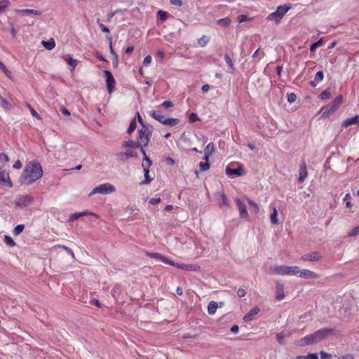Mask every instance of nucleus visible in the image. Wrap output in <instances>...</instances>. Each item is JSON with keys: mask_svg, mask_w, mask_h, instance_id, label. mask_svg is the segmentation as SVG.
<instances>
[{"mask_svg": "<svg viewBox=\"0 0 359 359\" xmlns=\"http://www.w3.org/2000/svg\"><path fill=\"white\" fill-rule=\"evenodd\" d=\"M210 163H208V162H200L199 163V168H200V170L201 172H205V171H207L210 169Z\"/></svg>", "mask_w": 359, "mask_h": 359, "instance_id": "36", "label": "nucleus"}, {"mask_svg": "<svg viewBox=\"0 0 359 359\" xmlns=\"http://www.w3.org/2000/svg\"><path fill=\"white\" fill-rule=\"evenodd\" d=\"M298 274H299V276L301 278H318V275L316 273L309 271L308 269H303L302 271L299 270V272Z\"/></svg>", "mask_w": 359, "mask_h": 359, "instance_id": "18", "label": "nucleus"}, {"mask_svg": "<svg viewBox=\"0 0 359 359\" xmlns=\"http://www.w3.org/2000/svg\"><path fill=\"white\" fill-rule=\"evenodd\" d=\"M259 309L256 306L253 308L250 312H248V320H251L252 318L256 316L259 312Z\"/></svg>", "mask_w": 359, "mask_h": 359, "instance_id": "41", "label": "nucleus"}, {"mask_svg": "<svg viewBox=\"0 0 359 359\" xmlns=\"http://www.w3.org/2000/svg\"><path fill=\"white\" fill-rule=\"evenodd\" d=\"M307 176H308V172H307V170H306V165L305 161H303L300 164L299 175V178H298V182L300 183H302L306 180Z\"/></svg>", "mask_w": 359, "mask_h": 359, "instance_id": "14", "label": "nucleus"}, {"mask_svg": "<svg viewBox=\"0 0 359 359\" xmlns=\"http://www.w3.org/2000/svg\"><path fill=\"white\" fill-rule=\"evenodd\" d=\"M24 229H25L24 224H19L14 228L13 233L15 235H19L23 231Z\"/></svg>", "mask_w": 359, "mask_h": 359, "instance_id": "40", "label": "nucleus"}, {"mask_svg": "<svg viewBox=\"0 0 359 359\" xmlns=\"http://www.w3.org/2000/svg\"><path fill=\"white\" fill-rule=\"evenodd\" d=\"M137 143L140 147H146L149 142V130L143 126L142 128L138 131Z\"/></svg>", "mask_w": 359, "mask_h": 359, "instance_id": "9", "label": "nucleus"}, {"mask_svg": "<svg viewBox=\"0 0 359 359\" xmlns=\"http://www.w3.org/2000/svg\"><path fill=\"white\" fill-rule=\"evenodd\" d=\"M291 8V6L286 5L280 6L277 8L276 11L268 16V20L271 21H275L276 23L280 22V20L285 15V14Z\"/></svg>", "mask_w": 359, "mask_h": 359, "instance_id": "6", "label": "nucleus"}, {"mask_svg": "<svg viewBox=\"0 0 359 359\" xmlns=\"http://www.w3.org/2000/svg\"><path fill=\"white\" fill-rule=\"evenodd\" d=\"M123 147H133V148H137L140 147V144L137 143V142L133 141V140H128L125 141L123 143Z\"/></svg>", "mask_w": 359, "mask_h": 359, "instance_id": "31", "label": "nucleus"}, {"mask_svg": "<svg viewBox=\"0 0 359 359\" xmlns=\"http://www.w3.org/2000/svg\"><path fill=\"white\" fill-rule=\"evenodd\" d=\"M86 215H95V216H96V215H95L93 212H88V211H83V212H80L74 213V214L70 215H69V221L74 222L76 219H79V217H83V216H86Z\"/></svg>", "mask_w": 359, "mask_h": 359, "instance_id": "20", "label": "nucleus"}, {"mask_svg": "<svg viewBox=\"0 0 359 359\" xmlns=\"http://www.w3.org/2000/svg\"><path fill=\"white\" fill-rule=\"evenodd\" d=\"M168 18V13L163 11H159L158 12V18L160 20L165 21Z\"/></svg>", "mask_w": 359, "mask_h": 359, "instance_id": "35", "label": "nucleus"}, {"mask_svg": "<svg viewBox=\"0 0 359 359\" xmlns=\"http://www.w3.org/2000/svg\"><path fill=\"white\" fill-rule=\"evenodd\" d=\"M330 97L331 93L327 90L323 91L319 95V97L323 100H329Z\"/></svg>", "mask_w": 359, "mask_h": 359, "instance_id": "39", "label": "nucleus"}, {"mask_svg": "<svg viewBox=\"0 0 359 359\" xmlns=\"http://www.w3.org/2000/svg\"><path fill=\"white\" fill-rule=\"evenodd\" d=\"M322 256L320 252H312L311 253L305 254L302 256L301 259L306 262V261H311V262H318L320 261Z\"/></svg>", "mask_w": 359, "mask_h": 359, "instance_id": "12", "label": "nucleus"}, {"mask_svg": "<svg viewBox=\"0 0 359 359\" xmlns=\"http://www.w3.org/2000/svg\"><path fill=\"white\" fill-rule=\"evenodd\" d=\"M9 161V157L8 155L5 153H1L0 154V162L1 163H6Z\"/></svg>", "mask_w": 359, "mask_h": 359, "instance_id": "44", "label": "nucleus"}, {"mask_svg": "<svg viewBox=\"0 0 359 359\" xmlns=\"http://www.w3.org/2000/svg\"><path fill=\"white\" fill-rule=\"evenodd\" d=\"M263 56H264V53L262 51H260L259 49H257L253 54L252 57L253 58H257V57L261 58Z\"/></svg>", "mask_w": 359, "mask_h": 359, "instance_id": "55", "label": "nucleus"}, {"mask_svg": "<svg viewBox=\"0 0 359 359\" xmlns=\"http://www.w3.org/2000/svg\"><path fill=\"white\" fill-rule=\"evenodd\" d=\"M350 200H351L350 194H346L344 198V201H346V205L348 208H350L352 205Z\"/></svg>", "mask_w": 359, "mask_h": 359, "instance_id": "48", "label": "nucleus"}, {"mask_svg": "<svg viewBox=\"0 0 359 359\" xmlns=\"http://www.w3.org/2000/svg\"><path fill=\"white\" fill-rule=\"evenodd\" d=\"M248 205H250V207L253 209L255 213H257L259 212V208L256 203L248 200Z\"/></svg>", "mask_w": 359, "mask_h": 359, "instance_id": "52", "label": "nucleus"}, {"mask_svg": "<svg viewBox=\"0 0 359 359\" xmlns=\"http://www.w3.org/2000/svg\"><path fill=\"white\" fill-rule=\"evenodd\" d=\"M236 203L238 207L240 215L241 217H245L247 213L245 212V206L239 198L236 199Z\"/></svg>", "mask_w": 359, "mask_h": 359, "instance_id": "27", "label": "nucleus"}, {"mask_svg": "<svg viewBox=\"0 0 359 359\" xmlns=\"http://www.w3.org/2000/svg\"><path fill=\"white\" fill-rule=\"evenodd\" d=\"M216 198L219 206H227L228 201L225 195L222 192H217L216 194Z\"/></svg>", "mask_w": 359, "mask_h": 359, "instance_id": "23", "label": "nucleus"}, {"mask_svg": "<svg viewBox=\"0 0 359 359\" xmlns=\"http://www.w3.org/2000/svg\"><path fill=\"white\" fill-rule=\"evenodd\" d=\"M151 57L150 55H147L144 57V61H143V64L146 66L149 65L151 64Z\"/></svg>", "mask_w": 359, "mask_h": 359, "instance_id": "58", "label": "nucleus"}, {"mask_svg": "<svg viewBox=\"0 0 359 359\" xmlns=\"http://www.w3.org/2000/svg\"><path fill=\"white\" fill-rule=\"evenodd\" d=\"M103 73L106 79V83L108 92L109 93H111L115 86L114 78L112 74L108 70H104Z\"/></svg>", "mask_w": 359, "mask_h": 359, "instance_id": "10", "label": "nucleus"}, {"mask_svg": "<svg viewBox=\"0 0 359 359\" xmlns=\"http://www.w3.org/2000/svg\"><path fill=\"white\" fill-rule=\"evenodd\" d=\"M276 339L280 344H283L284 336L283 334L280 332L276 334Z\"/></svg>", "mask_w": 359, "mask_h": 359, "instance_id": "61", "label": "nucleus"}, {"mask_svg": "<svg viewBox=\"0 0 359 359\" xmlns=\"http://www.w3.org/2000/svg\"><path fill=\"white\" fill-rule=\"evenodd\" d=\"M0 183L6 184L10 188L13 187L9 175L5 172H0Z\"/></svg>", "mask_w": 359, "mask_h": 359, "instance_id": "17", "label": "nucleus"}, {"mask_svg": "<svg viewBox=\"0 0 359 359\" xmlns=\"http://www.w3.org/2000/svg\"><path fill=\"white\" fill-rule=\"evenodd\" d=\"M273 272L274 273L278 274V275H294L297 276L298 275L299 272V269L298 266H285V265H280L275 266L273 269Z\"/></svg>", "mask_w": 359, "mask_h": 359, "instance_id": "4", "label": "nucleus"}, {"mask_svg": "<svg viewBox=\"0 0 359 359\" xmlns=\"http://www.w3.org/2000/svg\"><path fill=\"white\" fill-rule=\"evenodd\" d=\"M118 157H119L122 160H125L126 158H128L130 157H134L137 158V154L133 151L128 150L126 152H119L116 154Z\"/></svg>", "mask_w": 359, "mask_h": 359, "instance_id": "19", "label": "nucleus"}, {"mask_svg": "<svg viewBox=\"0 0 359 359\" xmlns=\"http://www.w3.org/2000/svg\"><path fill=\"white\" fill-rule=\"evenodd\" d=\"M147 255L151 258L156 259L160 262H164L168 264H174V262L168 259L166 257L158 252H147Z\"/></svg>", "mask_w": 359, "mask_h": 359, "instance_id": "13", "label": "nucleus"}, {"mask_svg": "<svg viewBox=\"0 0 359 359\" xmlns=\"http://www.w3.org/2000/svg\"><path fill=\"white\" fill-rule=\"evenodd\" d=\"M343 102L342 95L337 96L329 104L320 109L321 116L323 118H327L333 114L340 107Z\"/></svg>", "mask_w": 359, "mask_h": 359, "instance_id": "3", "label": "nucleus"}, {"mask_svg": "<svg viewBox=\"0 0 359 359\" xmlns=\"http://www.w3.org/2000/svg\"><path fill=\"white\" fill-rule=\"evenodd\" d=\"M62 59L67 62L68 65H69L72 67V71H73L75 69L78 64L77 60L74 59L69 55H65L62 56Z\"/></svg>", "mask_w": 359, "mask_h": 359, "instance_id": "21", "label": "nucleus"}, {"mask_svg": "<svg viewBox=\"0 0 359 359\" xmlns=\"http://www.w3.org/2000/svg\"><path fill=\"white\" fill-rule=\"evenodd\" d=\"M320 358L321 359H331L332 355L330 353H328L324 351H321L320 352Z\"/></svg>", "mask_w": 359, "mask_h": 359, "instance_id": "50", "label": "nucleus"}, {"mask_svg": "<svg viewBox=\"0 0 359 359\" xmlns=\"http://www.w3.org/2000/svg\"><path fill=\"white\" fill-rule=\"evenodd\" d=\"M224 60H225L226 64L229 65V67L230 68H232L233 67V62H232V60H231V57L228 55H224Z\"/></svg>", "mask_w": 359, "mask_h": 359, "instance_id": "57", "label": "nucleus"}, {"mask_svg": "<svg viewBox=\"0 0 359 359\" xmlns=\"http://www.w3.org/2000/svg\"><path fill=\"white\" fill-rule=\"evenodd\" d=\"M215 151V144L212 142H210L204 149V154H208L212 156Z\"/></svg>", "mask_w": 359, "mask_h": 359, "instance_id": "28", "label": "nucleus"}, {"mask_svg": "<svg viewBox=\"0 0 359 359\" xmlns=\"http://www.w3.org/2000/svg\"><path fill=\"white\" fill-rule=\"evenodd\" d=\"M189 121L191 122V123H194V122H196L198 120V116L196 115V114L195 113H191L190 115H189Z\"/></svg>", "mask_w": 359, "mask_h": 359, "instance_id": "54", "label": "nucleus"}, {"mask_svg": "<svg viewBox=\"0 0 359 359\" xmlns=\"http://www.w3.org/2000/svg\"><path fill=\"white\" fill-rule=\"evenodd\" d=\"M14 12L16 13H23V14H33L35 15H41V12L37 10L34 9H15Z\"/></svg>", "mask_w": 359, "mask_h": 359, "instance_id": "24", "label": "nucleus"}, {"mask_svg": "<svg viewBox=\"0 0 359 359\" xmlns=\"http://www.w3.org/2000/svg\"><path fill=\"white\" fill-rule=\"evenodd\" d=\"M11 2L8 0L0 1V13H4V11L10 6Z\"/></svg>", "mask_w": 359, "mask_h": 359, "instance_id": "33", "label": "nucleus"}, {"mask_svg": "<svg viewBox=\"0 0 359 359\" xmlns=\"http://www.w3.org/2000/svg\"><path fill=\"white\" fill-rule=\"evenodd\" d=\"M231 20L228 18H222L218 20V24L224 27H227L230 25Z\"/></svg>", "mask_w": 359, "mask_h": 359, "instance_id": "42", "label": "nucleus"}, {"mask_svg": "<svg viewBox=\"0 0 359 359\" xmlns=\"http://www.w3.org/2000/svg\"><path fill=\"white\" fill-rule=\"evenodd\" d=\"M161 198L160 197H158V198H152L149 200V203L152 204V205H155V204H158L161 202Z\"/></svg>", "mask_w": 359, "mask_h": 359, "instance_id": "60", "label": "nucleus"}, {"mask_svg": "<svg viewBox=\"0 0 359 359\" xmlns=\"http://www.w3.org/2000/svg\"><path fill=\"white\" fill-rule=\"evenodd\" d=\"M353 124H357L358 126H359V116L358 115H355L353 117L345 119L342 122L341 126L344 128H347Z\"/></svg>", "mask_w": 359, "mask_h": 359, "instance_id": "16", "label": "nucleus"}, {"mask_svg": "<svg viewBox=\"0 0 359 359\" xmlns=\"http://www.w3.org/2000/svg\"><path fill=\"white\" fill-rule=\"evenodd\" d=\"M278 210L276 208H273V212L271 215V222L273 224H278Z\"/></svg>", "mask_w": 359, "mask_h": 359, "instance_id": "32", "label": "nucleus"}, {"mask_svg": "<svg viewBox=\"0 0 359 359\" xmlns=\"http://www.w3.org/2000/svg\"><path fill=\"white\" fill-rule=\"evenodd\" d=\"M150 115L152 118L156 119L160 123H163L165 119V116L162 114V112L159 110H152L150 112Z\"/></svg>", "mask_w": 359, "mask_h": 359, "instance_id": "22", "label": "nucleus"}, {"mask_svg": "<svg viewBox=\"0 0 359 359\" xmlns=\"http://www.w3.org/2000/svg\"><path fill=\"white\" fill-rule=\"evenodd\" d=\"M180 123V119L175 118H165L162 124L168 126H175Z\"/></svg>", "mask_w": 359, "mask_h": 359, "instance_id": "25", "label": "nucleus"}, {"mask_svg": "<svg viewBox=\"0 0 359 359\" xmlns=\"http://www.w3.org/2000/svg\"><path fill=\"white\" fill-rule=\"evenodd\" d=\"M285 298L283 284L277 283L276 286V299L280 301Z\"/></svg>", "mask_w": 359, "mask_h": 359, "instance_id": "15", "label": "nucleus"}, {"mask_svg": "<svg viewBox=\"0 0 359 359\" xmlns=\"http://www.w3.org/2000/svg\"><path fill=\"white\" fill-rule=\"evenodd\" d=\"M160 107H165V108L172 107H173V103L171 101H170V100H166V101H164L160 105Z\"/></svg>", "mask_w": 359, "mask_h": 359, "instance_id": "53", "label": "nucleus"}, {"mask_svg": "<svg viewBox=\"0 0 359 359\" xmlns=\"http://www.w3.org/2000/svg\"><path fill=\"white\" fill-rule=\"evenodd\" d=\"M208 41L209 39L206 36H203L198 40V43L201 47H205L208 44Z\"/></svg>", "mask_w": 359, "mask_h": 359, "instance_id": "34", "label": "nucleus"}, {"mask_svg": "<svg viewBox=\"0 0 359 359\" xmlns=\"http://www.w3.org/2000/svg\"><path fill=\"white\" fill-rule=\"evenodd\" d=\"M217 309V304L215 302H211L208 306V312L210 315L215 313Z\"/></svg>", "mask_w": 359, "mask_h": 359, "instance_id": "29", "label": "nucleus"}, {"mask_svg": "<svg viewBox=\"0 0 359 359\" xmlns=\"http://www.w3.org/2000/svg\"><path fill=\"white\" fill-rule=\"evenodd\" d=\"M34 198L31 195H18L16 196L14 204L19 208H25L32 204Z\"/></svg>", "mask_w": 359, "mask_h": 359, "instance_id": "7", "label": "nucleus"}, {"mask_svg": "<svg viewBox=\"0 0 359 359\" xmlns=\"http://www.w3.org/2000/svg\"><path fill=\"white\" fill-rule=\"evenodd\" d=\"M99 27L101 29V30L104 33H109V29L106 27L103 24L99 23Z\"/></svg>", "mask_w": 359, "mask_h": 359, "instance_id": "63", "label": "nucleus"}, {"mask_svg": "<svg viewBox=\"0 0 359 359\" xmlns=\"http://www.w3.org/2000/svg\"><path fill=\"white\" fill-rule=\"evenodd\" d=\"M323 44V41L322 39L318 40V41L312 43L310 46V50L311 52H314L316 48Z\"/></svg>", "mask_w": 359, "mask_h": 359, "instance_id": "37", "label": "nucleus"}, {"mask_svg": "<svg viewBox=\"0 0 359 359\" xmlns=\"http://www.w3.org/2000/svg\"><path fill=\"white\" fill-rule=\"evenodd\" d=\"M141 148L140 151L141 153L144 156V160L145 161L146 163H148V167H150L151 165V161L147 156L146 152L144 149H143V147H140Z\"/></svg>", "mask_w": 359, "mask_h": 359, "instance_id": "45", "label": "nucleus"}, {"mask_svg": "<svg viewBox=\"0 0 359 359\" xmlns=\"http://www.w3.org/2000/svg\"><path fill=\"white\" fill-rule=\"evenodd\" d=\"M1 105L7 109H11V104L4 98H1Z\"/></svg>", "mask_w": 359, "mask_h": 359, "instance_id": "49", "label": "nucleus"}, {"mask_svg": "<svg viewBox=\"0 0 359 359\" xmlns=\"http://www.w3.org/2000/svg\"><path fill=\"white\" fill-rule=\"evenodd\" d=\"M136 126H137L136 121L135 120L132 121L129 126V128L128 129V133L129 134H131L135 130Z\"/></svg>", "mask_w": 359, "mask_h": 359, "instance_id": "46", "label": "nucleus"}, {"mask_svg": "<svg viewBox=\"0 0 359 359\" xmlns=\"http://www.w3.org/2000/svg\"><path fill=\"white\" fill-rule=\"evenodd\" d=\"M41 43L44 48L49 50H52L55 46V43L53 39H50L48 41H43Z\"/></svg>", "mask_w": 359, "mask_h": 359, "instance_id": "30", "label": "nucleus"}, {"mask_svg": "<svg viewBox=\"0 0 359 359\" xmlns=\"http://www.w3.org/2000/svg\"><path fill=\"white\" fill-rule=\"evenodd\" d=\"M297 96L294 93H290L287 95V101L292 103L296 100Z\"/></svg>", "mask_w": 359, "mask_h": 359, "instance_id": "56", "label": "nucleus"}, {"mask_svg": "<svg viewBox=\"0 0 359 359\" xmlns=\"http://www.w3.org/2000/svg\"><path fill=\"white\" fill-rule=\"evenodd\" d=\"M43 172L41 164L37 161L27 163L20 175V184L30 185L43 177Z\"/></svg>", "mask_w": 359, "mask_h": 359, "instance_id": "1", "label": "nucleus"}, {"mask_svg": "<svg viewBox=\"0 0 359 359\" xmlns=\"http://www.w3.org/2000/svg\"><path fill=\"white\" fill-rule=\"evenodd\" d=\"M116 191V189L114 186L109 183L102 184L96 187H95L90 194V196L101 194H107L109 193H113Z\"/></svg>", "mask_w": 359, "mask_h": 359, "instance_id": "8", "label": "nucleus"}, {"mask_svg": "<svg viewBox=\"0 0 359 359\" xmlns=\"http://www.w3.org/2000/svg\"><path fill=\"white\" fill-rule=\"evenodd\" d=\"M323 79H324V74L322 71H318L316 74L315 77H314L315 81H316L317 83H320L321 81H323Z\"/></svg>", "mask_w": 359, "mask_h": 359, "instance_id": "38", "label": "nucleus"}, {"mask_svg": "<svg viewBox=\"0 0 359 359\" xmlns=\"http://www.w3.org/2000/svg\"><path fill=\"white\" fill-rule=\"evenodd\" d=\"M359 234V226L354 227L348 234V237H353Z\"/></svg>", "mask_w": 359, "mask_h": 359, "instance_id": "43", "label": "nucleus"}, {"mask_svg": "<svg viewBox=\"0 0 359 359\" xmlns=\"http://www.w3.org/2000/svg\"><path fill=\"white\" fill-rule=\"evenodd\" d=\"M171 266H175L178 269L184 270V271H198L200 270V266L197 264H179L175 263L174 262V264H171Z\"/></svg>", "mask_w": 359, "mask_h": 359, "instance_id": "11", "label": "nucleus"}, {"mask_svg": "<svg viewBox=\"0 0 359 359\" xmlns=\"http://www.w3.org/2000/svg\"><path fill=\"white\" fill-rule=\"evenodd\" d=\"M336 334V330L332 328L325 327L320 330H318L312 334H308L299 341V344L300 346H307L313 344L318 343L325 340L330 336L334 335Z\"/></svg>", "mask_w": 359, "mask_h": 359, "instance_id": "2", "label": "nucleus"}, {"mask_svg": "<svg viewBox=\"0 0 359 359\" xmlns=\"http://www.w3.org/2000/svg\"><path fill=\"white\" fill-rule=\"evenodd\" d=\"M0 69H1L6 75H8L10 72L8 70L5 65L0 61Z\"/></svg>", "mask_w": 359, "mask_h": 359, "instance_id": "59", "label": "nucleus"}, {"mask_svg": "<svg viewBox=\"0 0 359 359\" xmlns=\"http://www.w3.org/2000/svg\"><path fill=\"white\" fill-rule=\"evenodd\" d=\"M22 164L21 163V161L20 160H18L15 161V163L13 164V168L14 169H17V170H19L22 168Z\"/></svg>", "mask_w": 359, "mask_h": 359, "instance_id": "62", "label": "nucleus"}, {"mask_svg": "<svg viewBox=\"0 0 359 359\" xmlns=\"http://www.w3.org/2000/svg\"><path fill=\"white\" fill-rule=\"evenodd\" d=\"M27 106L34 117L36 118L39 120L41 119L39 115L36 113V111L29 104H27Z\"/></svg>", "mask_w": 359, "mask_h": 359, "instance_id": "47", "label": "nucleus"}, {"mask_svg": "<svg viewBox=\"0 0 359 359\" xmlns=\"http://www.w3.org/2000/svg\"><path fill=\"white\" fill-rule=\"evenodd\" d=\"M307 359H318L316 353H309L306 355Z\"/></svg>", "mask_w": 359, "mask_h": 359, "instance_id": "64", "label": "nucleus"}, {"mask_svg": "<svg viewBox=\"0 0 359 359\" xmlns=\"http://www.w3.org/2000/svg\"><path fill=\"white\" fill-rule=\"evenodd\" d=\"M226 174L231 178L245 174L244 168L238 162H233L226 168Z\"/></svg>", "mask_w": 359, "mask_h": 359, "instance_id": "5", "label": "nucleus"}, {"mask_svg": "<svg viewBox=\"0 0 359 359\" xmlns=\"http://www.w3.org/2000/svg\"><path fill=\"white\" fill-rule=\"evenodd\" d=\"M142 166L144 168V177H145L144 183V184H149L153 180V178L150 177V176H149V167H148V163H145V164L142 163Z\"/></svg>", "mask_w": 359, "mask_h": 359, "instance_id": "26", "label": "nucleus"}, {"mask_svg": "<svg viewBox=\"0 0 359 359\" xmlns=\"http://www.w3.org/2000/svg\"><path fill=\"white\" fill-rule=\"evenodd\" d=\"M4 241L10 246H13L15 245V242L9 236H4Z\"/></svg>", "mask_w": 359, "mask_h": 359, "instance_id": "51", "label": "nucleus"}]
</instances>
